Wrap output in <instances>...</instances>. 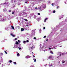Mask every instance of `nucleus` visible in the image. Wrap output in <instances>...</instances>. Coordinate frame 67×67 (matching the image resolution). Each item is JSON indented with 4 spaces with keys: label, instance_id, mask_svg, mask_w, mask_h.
Returning a JSON list of instances; mask_svg holds the SVG:
<instances>
[{
    "label": "nucleus",
    "instance_id": "obj_1",
    "mask_svg": "<svg viewBox=\"0 0 67 67\" xmlns=\"http://www.w3.org/2000/svg\"><path fill=\"white\" fill-rule=\"evenodd\" d=\"M42 8H44V9H45V8H46V5H45V4H42Z\"/></svg>",
    "mask_w": 67,
    "mask_h": 67
},
{
    "label": "nucleus",
    "instance_id": "obj_2",
    "mask_svg": "<svg viewBox=\"0 0 67 67\" xmlns=\"http://www.w3.org/2000/svg\"><path fill=\"white\" fill-rule=\"evenodd\" d=\"M25 57L27 59H28V58H30L31 57V56L29 55H27Z\"/></svg>",
    "mask_w": 67,
    "mask_h": 67
},
{
    "label": "nucleus",
    "instance_id": "obj_3",
    "mask_svg": "<svg viewBox=\"0 0 67 67\" xmlns=\"http://www.w3.org/2000/svg\"><path fill=\"white\" fill-rule=\"evenodd\" d=\"M48 59H51L52 58V55L48 57Z\"/></svg>",
    "mask_w": 67,
    "mask_h": 67
},
{
    "label": "nucleus",
    "instance_id": "obj_4",
    "mask_svg": "<svg viewBox=\"0 0 67 67\" xmlns=\"http://www.w3.org/2000/svg\"><path fill=\"white\" fill-rule=\"evenodd\" d=\"M10 35H11L12 36H13V37H15V35H13L12 34H11Z\"/></svg>",
    "mask_w": 67,
    "mask_h": 67
},
{
    "label": "nucleus",
    "instance_id": "obj_5",
    "mask_svg": "<svg viewBox=\"0 0 67 67\" xmlns=\"http://www.w3.org/2000/svg\"><path fill=\"white\" fill-rule=\"evenodd\" d=\"M24 31V29L23 28H21V31L22 32V31Z\"/></svg>",
    "mask_w": 67,
    "mask_h": 67
},
{
    "label": "nucleus",
    "instance_id": "obj_6",
    "mask_svg": "<svg viewBox=\"0 0 67 67\" xmlns=\"http://www.w3.org/2000/svg\"><path fill=\"white\" fill-rule=\"evenodd\" d=\"M47 19H48V18H46L44 20V22H46V20H47Z\"/></svg>",
    "mask_w": 67,
    "mask_h": 67
},
{
    "label": "nucleus",
    "instance_id": "obj_7",
    "mask_svg": "<svg viewBox=\"0 0 67 67\" xmlns=\"http://www.w3.org/2000/svg\"><path fill=\"white\" fill-rule=\"evenodd\" d=\"M50 53L51 54H54V53H53V51H50Z\"/></svg>",
    "mask_w": 67,
    "mask_h": 67
},
{
    "label": "nucleus",
    "instance_id": "obj_8",
    "mask_svg": "<svg viewBox=\"0 0 67 67\" xmlns=\"http://www.w3.org/2000/svg\"><path fill=\"white\" fill-rule=\"evenodd\" d=\"M3 11L4 12H6L7 11V10L4 9H3Z\"/></svg>",
    "mask_w": 67,
    "mask_h": 67
},
{
    "label": "nucleus",
    "instance_id": "obj_9",
    "mask_svg": "<svg viewBox=\"0 0 67 67\" xmlns=\"http://www.w3.org/2000/svg\"><path fill=\"white\" fill-rule=\"evenodd\" d=\"M8 4V3L7 2H5L3 4Z\"/></svg>",
    "mask_w": 67,
    "mask_h": 67
},
{
    "label": "nucleus",
    "instance_id": "obj_10",
    "mask_svg": "<svg viewBox=\"0 0 67 67\" xmlns=\"http://www.w3.org/2000/svg\"><path fill=\"white\" fill-rule=\"evenodd\" d=\"M11 27L12 28V29L13 30H14V27L13 26H11Z\"/></svg>",
    "mask_w": 67,
    "mask_h": 67
},
{
    "label": "nucleus",
    "instance_id": "obj_11",
    "mask_svg": "<svg viewBox=\"0 0 67 67\" xmlns=\"http://www.w3.org/2000/svg\"><path fill=\"white\" fill-rule=\"evenodd\" d=\"M16 45H18V44H19V43H18L17 41H16Z\"/></svg>",
    "mask_w": 67,
    "mask_h": 67
},
{
    "label": "nucleus",
    "instance_id": "obj_12",
    "mask_svg": "<svg viewBox=\"0 0 67 67\" xmlns=\"http://www.w3.org/2000/svg\"><path fill=\"white\" fill-rule=\"evenodd\" d=\"M1 21H4V19H2L1 20Z\"/></svg>",
    "mask_w": 67,
    "mask_h": 67
},
{
    "label": "nucleus",
    "instance_id": "obj_13",
    "mask_svg": "<svg viewBox=\"0 0 67 67\" xmlns=\"http://www.w3.org/2000/svg\"><path fill=\"white\" fill-rule=\"evenodd\" d=\"M65 62V61H64V60L62 61V64H64V63Z\"/></svg>",
    "mask_w": 67,
    "mask_h": 67
},
{
    "label": "nucleus",
    "instance_id": "obj_14",
    "mask_svg": "<svg viewBox=\"0 0 67 67\" xmlns=\"http://www.w3.org/2000/svg\"><path fill=\"white\" fill-rule=\"evenodd\" d=\"M13 0H12L11 1V3H13Z\"/></svg>",
    "mask_w": 67,
    "mask_h": 67
},
{
    "label": "nucleus",
    "instance_id": "obj_15",
    "mask_svg": "<svg viewBox=\"0 0 67 67\" xmlns=\"http://www.w3.org/2000/svg\"><path fill=\"white\" fill-rule=\"evenodd\" d=\"M24 20L26 21H27V20L26 19H24Z\"/></svg>",
    "mask_w": 67,
    "mask_h": 67
},
{
    "label": "nucleus",
    "instance_id": "obj_16",
    "mask_svg": "<svg viewBox=\"0 0 67 67\" xmlns=\"http://www.w3.org/2000/svg\"><path fill=\"white\" fill-rule=\"evenodd\" d=\"M9 63H12V60H9Z\"/></svg>",
    "mask_w": 67,
    "mask_h": 67
},
{
    "label": "nucleus",
    "instance_id": "obj_17",
    "mask_svg": "<svg viewBox=\"0 0 67 67\" xmlns=\"http://www.w3.org/2000/svg\"><path fill=\"white\" fill-rule=\"evenodd\" d=\"M35 59L34 60V62H36V59Z\"/></svg>",
    "mask_w": 67,
    "mask_h": 67
},
{
    "label": "nucleus",
    "instance_id": "obj_18",
    "mask_svg": "<svg viewBox=\"0 0 67 67\" xmlns=\"http://www.w3.org/2000/svg\"><path fill=\"white\" fill-rule=\"evenodd\" d=\"M14 64L15 65H16V63L15 62H14Z\"/></svg>",
    "mask_w": 67,
    "mask_h": 67
},
{
    "label": "nucleus",
    "instance_id": "obj_19",
    "mask_svg": "<svg viewBox=\"0 0 67 67\" xmlns=\"http://www.w3.org/2000/svg\"><path fill=\"white\" fill-rule=\"evenodd\" d=\"M3 55V54L2 53H1V55Z\"/></svg>",
    "mask_w": 67,
    "mask_h": 67
},
{
    "label": "nucleus",
    "instance_id": "obj_20",
    "mask_svg": "<svg viewBox=\"0 0 67 67\" xmlns=\"http://www.w3.org/2000/svg\"><path fill=\"white\" fill-rule=\"evenodd\" d=\"M4 52L5 54H7V51H5Z\"/></svg>",
    "mask_w": 67,
    "mask_h": 67
},
{
    "label": "nucleus",
    "instance_id": "obj_21",
    "mask_svg": "<svg viewBox=\"0 0 67 67\" xmlns=\"http://www.w3.org/2000/svg\"><path fill=\"white\" fill-rule=\"evenodd\" d=\"M17 56H19V55H20V54L19 53H18L17 54Z\"/></svg>",
    "mask_w": 67,
    "mask_h": 67
},
{
    "label": "nucleus",
    "instance_id": "obj_22",
    "mask_svg": "<svg viewBox=\"0 0 67 67\" xmlns=\"http://www.w3.org/2000/svg\"><path fill=\"white\" fill-rule=\"evenodd\" d=\"M46 36H44L43 38H46Z\"/></svg>",
    "mask_w": 67,
    "mask_h": 67
},
{
    "label": "nucleus",
    "instance_id": "obj_23",
    "mask_svg": "<svg viewBox=\"0 0 67 67\" xmlns=\"http://www.w3.org/2000/svg\"><path fill=\"white\" fill-rule=\"evenodd\" d=\"M26 43V41H23V43Z\"/></svg>",
    "mask_w": 67,
    "mask_h": 67
},
{
    "label": "nucleus",
    "instance_id": "obj_24",
    "mask_svg": "<svg viewBox=\"0 0 67 67\" xmlns=\"http://www.w3.org/2000/svg\"><path fill=\"white\" fill-rule=\"evenodd\" d=\"M1 18H2V16L0 15V19H1Z\"/></svg>",
    "mask_w": 67,
    "mask_h": 67
},
{
    "label": "nucleus",
    "instance_id": "obj_25",
    "mask_svg": "<svg viewBox=\"0 0 67 67\" xmlns=\"http://www.w3.org/2000/svg\"><path fill=\"white\" fill-rule=\"evenodd\" d=\"M18 43H20V40H18Z\"/></svg>",
    "mask_w": 67,
    "mask_h": 67
},
{
    "label": "nucleus",
    "instance_id": "obj_26",
    "mask_svg": "<svg viewBox=\"0 0 67 67\" xmlns=\"http://www.w3.org/2000/svg\"><path fill=\"white\" fill-rule=\"evenodd\" d=\"M59 8V6H57V9H58V8Z\"/></svg>",
    "mask_w": 67,
    "mask_h": 67
},
{
    "label": "nucleus",
    "instance_id": "obj_27",
    "mask_svg": "<svg viewBox=\"0 0 67 67\" xmlns=\"http://www.w3.org/2000/svg\"><path fill=\"white\" fill-rule=\"evenodd\" d=\"M11 10H9V12H11Z\"/></svg>",
    "mask_w": 67,
    "mask_h": 67
},
{
    "label": "nucleus",
    "instance_id": "obj_28",
    "mask_svg": "<svg viewBox=\"0 0 67 67\" xmlns=\"http://www.w3.org/2000/svg\"><path fill=\"white\" fill-rule=\"evenodd\" d=\"M55 12H56V11L55 10L53 11V13H55Z\"/></svg>",
    "mask_w": 67,
    "mask_h": 67
},
{
    "label": "nucleus",
    "instance_id": "obj_29",
    "mask_svg": "<svg viewBox=\"0 0 67 67\" xmlns=\"http://www.w3.org/2000/svg\"><path fill=\"white\" fill-rule=\"evenodd\" d=\"M38 15H40V13H38Z\"/></svg>",
    "mask_w": 67,
    "mask_h": 67
},
{
    "label": "nucleus",
    "instance_id": "obj_30",
    "mask_svg": "<svg viewBox=\"0 0 67 67\" xmlns=\"http://www.w3.org/2000/svg\"><path fill=\"white\" fill-rule=\"evenodd\" d=\"M14 40L15 41H16V40H17V38H15Z\"/></svg>",
    "mask_w": 67,
    "mask_h": 67
},
{
    "label": "nucleus",
    "instance_id": "obj_31",
    "mask_svg": "<svg viewBox=\"0 0 67 67\" xmlns=\"http://www.w3.org/2000/svg\"><path fill=\"white\" fill-rule=\"evenodd\" d=\"M34 40H35V39H36V37H34Z\"/></svg>",
    "mask_w": 67,
    "mask_h": 67
},
{
    "label": "nucleus",
    "instance_id": "obj_32",
    "mask_svg": "<svg viewBox=\"0 0 67 67\" xmlns=\"http://www.w3.org/2000/svg\"><path fill=\"white\" fill-rule=\"evenodd\" d=\"M52 5L53 6L54 5V4L52 3Z\"/></svg>",
    "mask_w": 67,
    "mask_h": 67
},
{
    "label": "nucleus",
    "instance_id": "obj_33",
    "mask_svg": "<svg viewBox=\"0 0 67 67\" xmlns=\"http://www.w3.org/2000/svg\"><path fill=\"white\" fill-rule=\"evenodd\" d=\"M19 49H21V48H19Z\"/></svg>",
    "mask_w": 67,
    "mask_h": 67
},
{
    "label": "nucleus",
    "instance_id": "obj_34",
    "mask_svg": "<svg viewBox=\"0 0 67 67\" xmlns=\"http://www.w3.org/2000/svg\"><path fill=\"white\" fill-rule=\"evenodd\" d=\"M43 29H45V27H44L43 28Z\"/></svg>",
    "mask_w": 67,
    "mask_h": 67
},
{
    "label": "nucleus",
    "instance_id": "obj_35",
    "mask_svg": "<svg viewBox=\"0 0 67 67\" xmlns=\"http://www.w3.org/2000/svg\"><path fill=\"white\" fill-rule=\"evenodd\" d=\"M31 48V49H33V47H31V48Z\"/></svg>",
    "mask_w": 67,
    "mask_h": 67
},
{
    "label": "nucleus",
    "instance_id": "obj_36",
    "mask_svg": "<svg viewBox=\"0 0 67 67\" xmlns=\"http://www.w3.org/2000/svg\"><path fill=\"white\" fill-rule=\"evenodd\" d=\"M26 42H29V40H27Z\"/></svg>",
    "mask_w": 67,
    "mask_h": 67
},
{
    "label": "nucleus",
    "instance_id": "obj_37",
    "mask_svg": "<svg viewBox=\"0 0 67 67\" xmlns=\"http://www.w3.org/2000/svg\"><path fill=\"white\" fill-rule=\"evenodd\" d=\"M12 14H14V12H12Z\"/></svg>",
    "mask_w": 67,
    "mask_h": 67
},
{
    "label": "nucleus",
    "instance_id": "obj_38",
    "mask_svg": "<svg viewBox=\"0 0 67 67\" xmlns=\"http://www.w3.org/2000/svg\"><path fill=\"white\" fill-rule=\"evenodd\" d=\"M49 49H51V48H49Z\"/></svg>",
    "mask_w": 67,
    "mask_h": 67
},
{
    "label": "nucleus",
    "instance_id": "obj_39",
    "mask_svg": "<svg viewBox=\"0 0 67 67\" xmlns=\"http://www.w3.org/2000/svg\"><path fill=\"white\" fill-rule=\"evenodd\" d=\"M46 41H48V39H47L46 40Z\"/></svg>",
    "mask_w": 67,
    "mask_h": 67
},
{
    "label": "nucleus",
    "instance_id": "obj_40",
    "mask_svg": "<svg viewBox=\"0 0 67 67\" xmlns=\"http://www.w3.org/2000/svg\"><path fill=\"white\" fill-rule=\"evenodd\" d=\"M62 54L63 55H64V53H62Z\"/></svg>",
    "mask_w": 67,
    "mask_h": 67
},
{
    "label": "nucleus",
    "instance_id": "obj_41",
    "mask_svg": "<svg viewBox=\"0 0 67 67\" xmlns=\"http://www.w3.org/2000/svg\"><path fill=\"white\" fill-rule=\"evenodd\" d=\"M25 3H27V2H25Z\"/></svg>",
    "mask_w": 67,
    "mask_h": 67
},
{
    "label": "nucleus",
    "instance_id": "obj_42",
    "mask_svg": "<svg viewBox=\"0 0 67 67\" xmlns=\"http://www.w3.org/2000/svg\"><path fill=\"white\" fill-rule=\"evenodd\" d=\"M35 9H37V7H36V8H35Z\"/></svg>",
    "mask_w": 67,
    "mask_h": 67
},
{
    "label": "nucleus",
    "instance_id": "obj_43",
    "mask_svg": "<svg viewBox=\"0 0 67 67\" xmlns=\"http://www.w3.org/2000/svg\"><path fill=\"white\" fill-rule=\"evenodd\" d=\"M26 26H28V25H26Z\"/></svg>",
    "mask_w": 67,
    "mask_h": 67
},
{
    "label": "nucleus",
    "instance_id": "obj_44",
    "mask_svg": "<svg viewBox=\"0 0 67 67\" xmlns=\"http://www.w3.org/2000/svg\"><path fill=\"white\" fill-rule=\"evenodd\" d=\"M34 57H35V56L34 55H33Z\"/></svg>",
    "mask_w": 67,
    "mask_h": 67
},
{
    "label": "nucleus",
    "instance_id": "obj_45",
    "mask_svg": "<svg viewBox=\"0 0 67 67\" xmlns=\"http://www.w3.org/2000/svg\"><path fill=\"white\" fill-rule=\"evenodd\" d=\"M60 56H61V54H60Z\"/></svg>",
    "mask_w": 67,
    "mask_h": 67
},
{
    "label": "nucleus",
    "instance_id": "obj_46",
    "mask_svg": "<svg viewBox=\"0 0 67 67\" xmlns=\"http://www.w3.org/2000/svg\"><path fill=\"white\" fill-rule=\"evenodd\" d=\"M32 54H33V52H32Z\"/></svg>",
    "mask_w": 67,
    "mask_h": 67
},
{
    "label": "nucleus",
    "instance_id": "obj_47",
    "mask_svg": "<svg viewBox=\"0 0 67 67\" xmlns=\"http://www.w3.org/2000/svg\"><path fill=\"white\" fill-rule=\"evenodd\" d=\"M43 25H44V24H43Z\"/></svg>",
    "mask_w": 67,
    "mask_h": 67
},
{
    "label": "nucleus",
    "instance_id": "obj_48",
    "mask_svg": "<svg viewBox=\"0 0 67 67\" xmlns=\"http://www.w3.org/2000/svg\"><path fill=\"white\" fill-rule=\"evenodd\" d=\"M46 65H47L46 64Z\"/></svg>",
    "mask_w": 67,
    "mask_h": 67
}]
</instances>
